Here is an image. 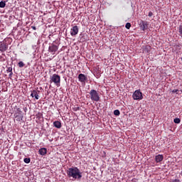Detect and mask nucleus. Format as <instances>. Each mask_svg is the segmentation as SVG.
<instances>
[{
  "mask_svg": "<svg viewBox=\"0 0 182 182\" xmlns=\"http://www.w3.org/2000/svg\"><path fill=\"white\" fill-rule=\"evenodd\" d=\"M67 176L69 178H73V180H80L82 177V172L77 167L69 168L67 170Z\"/></svg>",
  "mask_w": 182,
  "mask_h": 182,
  "instance_id": "obj_1",
  "label": "nucleus"
},
{
  "mask_svg": "<svg viewBox=\"0 0 182 182\" xmlns=\"http://www.w3.org/2000/svg\"><path fill=\"white\" fill-rule=\"evenodd\" d=\"M50 83H55V85L58 87L60 86V77L59 75L53 74L50 77Z\"/></svg>",
  "mask_w": 182,
  "mask_h": 182,
  "instance_id": "obj_2",
  "label": "nucleus"
},
{
  "mask_svg": "<svg viewBox=\"0 0 182 182\" xmlns=\"http://www.w3.org/2000/svg\"><path fill=\"white\" fill-rule=\"evenodd\" d=\"M90 96L91 100L93 102H99L100 100V97L99 96V93L95 90H91L90 92Z\"/></svg>",
  "mask_w": 182,
  "mask_h": 182,
  "instance_id": "obj_3",
  "label": "nucleus"
},
{
  "mask_svg": "<svg viewBox=\"0 0 182 182\" xmlns=\"http://www.w3.org/2000/svg\"><path fill=\"white\" fill-rule=\"evenodd\" d=\"M59 49V46H56L54 43H52L48 48V52L52 55H55L56 52H58Z\"/></svg>",
  "mask_w": 182,
  "mask_h": 182,
  "instance_id": "obj_4",
  "label": "nucleus"
},
{
  "mask_svg": "<svg viewBox=\"0 0 182 182\" xmlns=\"http://www.w3.org/2000/svg\"><path fill=\"white\" fill-rule=\"evenodd\" d=\"M132 97L134 100H141V99H143V94L141 92H140V90H136L134 92Z\"/></svg>",
  "mask_w": 182,
  "mask_h": 182,
  "instance_id": "obj_5",
  "label": "nucleus"
},
{
  "mask_svg": "<svg viewBox=\"0 0 182 182\" xmlns=\"http://www.w3.org/2000/svg\"><path fill=\"white\" fill-rule=\"evenodd\" d=\"M9 45L5 42V41H0V52L4 53L8 50Z\"/></svg>",
  "mask_w": 182,
  "mask_h": 182,
  "instance_id": "obj_6",
  "label": "nucleus"
},
{
  "mask_svg": "<svg viewBox=\"0 0 182 182\" xmlns=\"http://www.w3.org/2000/svg\"><path fill=\"white\" fill-rule=\"evenodd\" d=\"M31 97H35L36 100H39V93H41V91L33 90L31 91Z\"/></svg>",
  "mask_w": 182,
  "mask_h": 182,
  "instance_id": "obj_7",
  "label": "nucleus"
},
{
  "mask_svg": "<svg viewBox=\"0 0 182 182\" xmlns=\"http://www.w3.org/2000/svg\"><path fill=\"white\" fill-rule=\"evenodd\" d=\"M79 33V27L77 26H74L71 28L70 35L71 36H76Z\"/></svg>",
  "mask_w": 182,
  "mask_h": 182,
  "instance_id": "obj_8",
  "label": "nucleus"
},
{
  "mask_svg": "<svg viewBox=\"0 0 182 182\" xmlns=\"http://www.w3.org/2000/svg\"><path fill=\"white\" fill-rule=\"evenodd\" d=\"M141 31H146L149 28V23L147 21H141L140 23Z\"/></svg>",
  "mask_w": 182,
  "mask_h": 182,
  "instance_id": "obj_9",
  "label": "nucleus"
},
{
  "mask_svg": "<svg viewBox=\"0 0 182 182\" xmlns=\"http://www.w3.org/2000/svg\"><path fill=\"white\" fill-rule=\"evenodd\" d=\"M164 160V156L161 154H158L155 156L156 163H161V161Z\"/></svg>",
  "mask_w": 182,
  "mask_h": 182,
  "instance_id": "obj_10",
  "label": "nucleus"
},
{
  "mask_svg": "<svg viewBox=\"0 0 182 182\" xmlns=\"http://www.w3.org/2000/svg\"><path fill=\"white\" fill-rule=\"evenodd\" d=\"M38 153L41 154V156H45V154L48 153V149H46V148H41L38 151Z\"/></svg>",
  "mask_w": 182,
  "mask_h": 182,
  "instance_id": "obj_11",
  "label": "nucleus"
},
{
  "mask_svg": "<svg viewBox=\"0 0 182 182\" xmlns=\"http://www.w3.org/2000/svg\"><path fill=\"white\" fill-rule=\"evenodd\" d=\"M78 79H79L80 82H83L86 80V79H87V77L84 74H80V75H78Z\"/></svg>",
  "mask_w": 182,
  "mask_h": 182,
  "instance_id": "obj_12",
  "label": "nucleus"
},
{
  "mask_svg": "<svg viewBox=\"0 0 182 182\" xmlns=\"http://www.w3.org/2000/svg\"><path fill=\"white\" fill-rule=\"evenodd\" d=\"M54 127H56V129H60L62 127V123L59 121H55L53 122Z\"/></svg>",
  "mask_w": 182,
  "mask_h": 182,
  "instance_id": "obj_13",
  "label": "nucleus"
},
{
  "mask_svg": "<svg viewBox=\"0 0 182 182\" xmlns=\"http://www.w3.org/2000/svg\"><path fill=\"white\" fill-rule=\"evenodd\" d=\"M6 6V1H0V8H5Z\"/></svg>",
  "mask_w": 182,
  "mask_h": 182,
  "instance_id": "obj_14",
  "label": "nucleus"
},
{
  "mask_svg": "<svg viewBox=\"0 0 182 182\" xmlns=\"http://www.w3.org/2000/svg\"><path fill=\"white\" fill-rule=\"evenodd\" d=\"M114 116H120V111L119 109H115L114 111Z\"/></svg>",
  "mask_w": 182,
  "mask_h": 182,
  "instance_id": "obj_15",
  "label": "nucleus"
},
{
  "mask_svg": "<svg viewBox=\"0 0 182 182\" xmlns=\"http://www.w3.org/2000/svg\"><path fill=\"white\" fill-rule=\"evenodd\" d=\"M173 122H174V123H176V124H180V122H181V120L180 119V118H175V119H173Z\"/></svg>",
  "mask_w": 182,
  "mask_h": 182,
  "instance_id": "obj_16",
  "label": "nucleus"
},
{
  "mask_svg": "<svg viewBox=\"0 0 182 182\" xmlns=\"http://www.w3.org/2000/svg\"><path fill=\"white\" fill-rule=\"evenodd\" d=\"M23 161H24V163H26V164H29V163H31V159H29V158H25V159H23Z\"/></svg>",
  "mask_w": 182,
  "mask_h": 182,
  "instance_id": "obj_17",
  "label": "nucleus"
},
{
  "mask_svg": "<svg viewBox=\"0 0 182 182\" xmlns=\"http://www.w3.org/2000/svg\"><path fill=\"white\" fill-rule=\"evenodd\" d=\"M18 68H23V66H25V63H23V62H22V61H20L18 63Z\"/></svg>",
  "mask_w": 182,
  "mask_h": 182,
  "instance_id": "obj_18",
  "label": "nucleus"
},
{
  "mask_svg": "<svg viewBox=\"0 0 182 182\" xmlns=\"http://www.w3.org/2000/svg\"><path fill=\"white\" fill-rule=\"evenodd\" d=\"M125 28L127 29H130V28H132V24L130 23H127L125 25Z\"/></svg>",
  "mask_w": 182,
  "mask_h": 182,
  "instance_id": "obj_19",
  "label": "nucleus"
},
{
  "mask_svg": "<svg viewBox=\"0 0 182 182\" xmlns=\"http://www.w3.org/2000/svg\"><path fill=\"white\" fill-rule=\"evenodd\" d=\"M178 32H179V35L181 36H182V26H180L178 28Z\"/></svg>",
  "mask_w": 182,
  "mask_h": 182,
  "instance_id": "obj_20",
  "label": "nucleus"
},
{
  "mask_svg": "<svg viewBox=\"0 0 182 182\" xmlns=\"http://www.w3.org/2000/svg\"><path fill=\"white\" fill-rule=\"evenodd\" d=\"M170 182H181V181L180 179H171Z\"/></svg>",
  "mask_w": 182,
  "mask_h": 182,
  "instance_id": "obj_21",
  "label": "nucleus"
},
{
  "mask_svg": "<svg viewBox=\"0 0 182 182\" xmlns=\"http://www.w3.org/2000/svg\"><path fill=\"white\" fill-rule=\"evenodd\" d=\"M7 72H9V73H12V67H9V68H7Z\"/></svg>",
  "mask_w": 182,
  "mask_h": 182,
  "instance_id": "obj_22",
  "label": "nucleus"
},
{
  "mask_svg": "<svg viewBox=\"0 0 182 182\" xmlns=\"http://www.w3.org/2000/svg\"><path fill=\"white\" fill-rule=\"evenodd\" d=\"M77 110H80V107H75V108L74 109V111H75V112H77Z\"/></svg>",
  "mask_w": 182,
  "mask_h": 182,
  "instance_id": "obj_23",
  "label": "nucleus"
},
{
  "mask_svg": "<svg viewBox=\"0 0 182 182\" xmlns=\"http://www.w3.org/2000/svg\"><path fill=\"white\" fill-rule=\"evenodd\" d=\"M178 90H172V93H178Z\"/></svg>",
  "mask_w": 182,
  "mask_h": 182,
  "instance_id": "obj_24",
  "label": "nucleus"
},
{
  "mask_svg": "<svg viewBox=\"0 0 182 182\" xmlns=\"http://www.w3.org/2000/svg\"><path fill=\"white\" fill-rule=\"evenodd\" d=\"M152 15H153V12L149 11V14H148V16H151Z\"/></svg>",
  "mask_w": 182,
  "mask_h": 182,
  "instance_id": "obj_25",
  "label": "nucleus"
},
{
  "mask_svg": "<svg viewBox=\"0 0 182 182\" xmlns=\"http://www.w3.org/2000/svg\"><path fill=\"white\" fill-rule=\"evenodd\" d=\"M131 182H137V179L136 178H133Z\"/></svg>",
  "mask_w": 182,
  "mask_h": 182,
  "instance_id": "obj_26",
  "label": "nucleus"
},
{
  "mask_svg": "<svg viewBox=\"0 0 182 182\" xmlns=\"http://www.w3.org/2000/svg\"><path fill=\"white\" fill-rule=\"evenodd\" d=\"M31 28L33 29V31H36V27L35 26H32Z\"/></svg>",
  "mask_w": 182,
  "mask_h": 182,
  "instance_id": "obj_27",
  "label": "nucleus"
},
{
  "mask_svg": "<svg viewBox=\"0 0 182 182\" xmlns=\"http://www.w3.org/2000/svg\"><path fill=\"white\" fill-rule=\"evenodd\" d=\"M12 75H14V73H12V71H11V73H10V74L9 75V76H11Z\"/></svg>",
  "mask_w": 182,
  "mask_h": 182,
  "instance_id": "obj_28",
  "label": "nucleus"
}]
</instances>
